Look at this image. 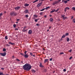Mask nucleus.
Here are the masks:
<instances>
[{"mask_svg": "<svg viewBox=\"0 0 75 75\" xmlns=\"http://www.w3.org/2000/svg\"><path fill=\"white\" fill-rule=\"evenodd\" d=\"M40 67L41 68H44V66L42 65L41 63H40Z\"/></svg>", "mask_w": 75, "mask_h": 75, "instance_id": "7", "label": "nucleus"}, {"mask_svg": "<svg viewBox=\"0 0 75 75\" xmlns=\"http://www.w3.org/2000/svg\"><path fill=\"white\" fill-rule=\"evenodd\" d=\"M32 67L31 65L29 64L26 63L24 66H23V69L25 71H29L31 69Z\"/></svg>", "mask_w": 75, "mask_h": 75, "instance_id": "1", "label": "nucleus"}, {"mask_svg": "<svg viewBox=\"0 0 75 75\" xmlns=\"http://www.w3.org/2000/svg\"><path fill=\"white\" fill-rule=\"evenodd\" d=\"M50 21L51 22H52V21H53V19H52V18H50Z\"/></svg>", "mask_w": 75, "mask_h": 75, "instance_id": "17", "label": "nucleus"}, {"mask_svg": "<svg viewBox=\"0 0 75 75\" xmlns=\"http://www.w3.org/2000/svg\"><path fill=\"white\" fill-rule=\"evenodd\" d=\"M73 21L74 23H75V19H73Z\"/></svg>", "mask_w": 75, "mask_h": 75, "instance_id": "32", "label": "nucleus"}, {"mask_svg": "<svg viewBox=\"0 0 75 75\" xmlns=\"http://www.w3.org/2000/svg\"><path fill=\"white\" fill-rule=\"evenodd\" d=\"M72 57H70L69 58V59H72Z\"/></svg>", "mask_w": 75, "mask_h": 75, "instance_id": "48", "label": "nucleus"}, {"mask_svg": "<svg viewBox=\"0 0 75 75\" xmlns=\"http://www.w3.org/2000/svg\"><path fill=\"white\" fill-rule=\"evenodd\" d=\"M52 0H50V1H52Z\"/></svg>", "mask_w": 75, "mask_h": 75, "instance_id": "64", "label": "nucleus"}, {"mask_svg": "<svg viewBox=\"0 0 75 75\" xmlns=\"http://www.w3.org/2000/svg\"><path fill=\"white\" fill-rule=\"evenodd\" d=\"M16 25L14 24L13 25V27H14V28H16Z\"/></svg>", "mask_w": 75, "mask_h": 75, "instance_id": "29", "label": "nucleus"}, {"mask_svg": "<svg viewBox=\"0 0 75 75\" xmlns=\"http://www.w3.org/2000/svg\"><path fill=\"white\" fill-rule=\"evenodd\" d=\"M62 17L64 19H66L67 18V17H65V15H62Z\"/></svg>", "mask_w": 75, "mask_h": 75, "instance_id": "14", "label": "nucleus"}, {"mask_svg": "<svg viewBox=\"0 0 75 75\" xmlns=\"http://www.w3.org/2000/svg\"><path fill=\"white\" fill-rule=\"evenodd\" d=\"M67 41L68 42V41H69V38H67Z\"/></svg>", "mask_w": 75, "mask_h": 75, "instance_id": "20", "label": "nucleus"}, {"mask_svg": "<svg viewBox=\"0 0 75 75\" xmlns=\"http://www.w3.org/2000/svg\"><path fill=\"white\" fill-rule=\"evenodd\" d=\"M67 0V1H69L70 0Z\"/></svg>", "mask_w": 75, "mask_h": 75, "instance_id": "59", "label": "nucleus"}, {"mask_svg": "<svg viewBox=\"0 0 75 75\" xmlns=\"http://www.w3.org/2000/svg\"><path fill=\"white\" fill-rule=\"evenodd\" d=\"M21 54L22 55H23V56L24 55V54H23L22 53H21Z\"/></svg>", "mask_w": 75, "mask_h": 75, "instance_id": "53", "label": "nucleus"}, {"mask_svg": "<svg viewBox=\"0 0 75 75\" xmlns=\"http://www.w3.org/2000/svg\"><path fill=\"white\" fill-rule=\"evenodd\" d=\"M12 57H13V58H14V56H13Z\"/></svg>", "mask_w": 75, "mask_h": 75, "instance_id": "61", "label": "nucleus"}, {"mask_svg": "<svg viewBox=\"0 0 75 75\" xmlns=\"http://www.w3.org/2000/svg\"><path fill=\"white\" fill-rule=\"evenodd\" d=\"M44 13V12H41V13H40V15H42V14Z\"/></svg>", "mask_w": 75, "mask_h": 75, "instance_id": "31", "label": "nucleus"}, {"mask_svg": "<svg viewBox=\"0 0 75 75\" xmlns=\"http://www.w3.org/2000/svg\"><path fill=\"white\" fill-rule=\"evenodd\" d=\"M6 45L7 47H10V45H9L8 44H7Z\"/></svg>", "mask_w": 75, "mask_h": 75, "instance_id": "37", "label": "nucleus"}, {"mask_svg": "<svg viewBox=\"0 0 75 75\" xmlns=\"http://www.w3.org/2000/svg\"><path fill=\"white\" fill-rule=\"evenodd\" d=\"M57 3H58V1H55V2L53 3V5H54V4H56Z\"/></svg>", "mask_w": 75, "mask_h": 75, "instance_id": "15", "label": "nucleus"}, {"mask_svg": "<svg viewBox=\"0 0 75 75\" xmlns=\"http://www.w3.org/2000/svg\"><path fill=\"white\" fill-rule=\"evenodd\" d=\"M6 51V49L5 48H4L3 49V51Z\"/></svg>", "mask_w": 75, "mask_h": 75, "instance_id": "36", "label": "nucleus"}, {"mask_svg": "<svg viewBox=\"0 0 75 75\" xmlns=\"http://www.w3.org/2000/svg\"><path fill=\"white\" fill-rule=\"evenodd\" d=\"M38 19H35V22H37V21H38Z\"/></svg>", "mask_w": 75, "mask_h": 75, "instance_id": "27", "label": "nucleus"}, {"mask_svg": "<svg viewBox=\"0 0 75 75\" xmlns=\"http://www.w3.org/2000/svg\"><path fill=\"white\" fill-rule=\"evenodd\" d=\"M0 54L3 57H5V56H6V52H4V53H0Z\"/></svg>", "mask_w": 75, "mask_h": 75, "instance_id": "2", "label": "nucleus"}, {"mask_svg": "<svg viewBox=\"0 0 75 75\" xmlns=\"http://www.w3.org/2000/svg\"><path fill=\"white\" fill-rule=\"evenodd\" d=\"M9 44H11V45H13V43H12L11 42H9Z\"/></svg>", "mask_w": 75, "mask_h": 75, "instance_id": "40", "label": "nucleus"}, {"mask_svg": "<svg viewBox=\"0 0 75 75\" xmlns=\"http://www.w3.org/2000/svg\"><path fill=\"white\" fill-rule=\"evenodd\" d=\"M0 75H3V72H0Z\"/></svg>", "mask_w": 75, "mask_h": 75, "instance_id": "33", "label": "nucleus"}, {"mask_svg": "<svg viewBox=\"0 0 75 75\" xmlns=\"http://www.w3.org/2000/svg\"><path fill=\"white\" fill-rule=\"evenodd\" d=\"M32 71L33 72H34V73L35 72V71L34 69H33L32 70Z\"/></svg>", "mask_w": 75, "mask_h": 75, "instance_id": "21", "label": "nucleus"}, {"mask_svg": "<svg viewBox=\"0 0 75 75\" xmlns=\"http://www.w3.org/2000/svg\"><path fill=\"white\" fill-rule=\"evenodd\" d=\"M5 38L6 40H7V39H8V38H7V36H6L5 37Z\"/></svg>", "mask_w": 75, "mask_h": 75, "instance_id": "39", "label": "nucleus"}, {"mask_svg": "<svg viewBox=\"0 0 75 75\" xmlns=\"http://www.w3.org/2000/svg\"><path fill=\"white\" fill-rule=\"evenodd\" d=\"M14 12H11L10 14L11 16H14Z\"/></svg>", "mask_w": 75, "mask_h": 75, "instance_id": "12", "label": "nucleus"}, {"mask_svg": "<svg viewBox=\"0 0 75 75\" xmlns=\"http://www.w3.org/2000/svg\"><path fill=\"white\" fill-rule=\"evenodd\" d=\"M42 4V2H41V3H39L38 4V5H37V7H40V6H41Z\"/></svg>", "mask_w": 75, "mask_h": 75, "instance_id": "5", "label": "nucleus"}, {"mask_svg": "<svg viewBox=\"0 0 75 75\" xmlns=\"http://www.w3.org/2000/svg\"><path fill=\"white\" fill-rule=\"evenodd\" d=\"M50 7H49V6H48L46 8H45V9L46 10H48V8L50 9Z\"/></svg>", "mask_w": 75, "mask_h": 75, "instance_id": "19", "label": "nucleus"}, {"mask_svg": "<svg viewBox=\"0 0 75 75\" xmlns=\"http://www.w3.org/2000/svg\"><path fill=\"white\" fill-rule=\"evenodd\" d=\"M25 13H28V10L27 9H26L25 11Z\"/></svg>", "mask_w": 75, "mask_h": 75, "instance_id": "13", "label": "nucleus"}, {"mask_svg": "<svg viewBox=\"0 0 75 75\" xmlns=\"http://www.w3.org/2000/svg\"><path fill=\"white\" fill-rule=\"evenodd\" d=\"M47 31H49V29H48L47 30Z\"/></svg>", "mask_w": 75, "mask_h": 75, "instance_id": "60", "label": "nucleus"}, {"mask_svg": "<svg viewBox=\"0 0 75 75\" xmlns=\"http://www.w3.org/2000/svg\"><path fill=\"white\" fill-rule=\"evenodd\" d=\"M63 71L64 72H66V69H64L63 70Z\"/></svg>", "mask_w": 75, "mask_h": 75, "instance_id": "49", "label": "nucleus"}, {"mask_svg": "<svg viewBox=\"0 0 75 75\" xmlns=\"http://www.w3.org/2000/svg\"><path fill=\"white\" fill-rule=\"evenodd\" d=\"M52 58H51L50 59V61H52Z\"/></svg>", "mask_w": 75, "mask_h": 75, "instance_id": "51", "label": "nucleus"}, {"mask_svg": "<svg viewBox=\"0 0 75 75\" xmlns=\"http://www.w3.org/2000/svg\"><path fill=\"white\" fill-rule=\"evenodd\" d=\"M1 69H2V70H4V68H1Z\"/></svg>", "mask_w": 75, "mask_h": 75, "instance_id": "55", "label": "nucleus"}, {"mask_svg": "<svg viewBox=\"0 0 75 75\" xmlns=\"http://www.w3.org/2000/svg\"><path fill=\"white\" fill-rule=\"evenodd\" d=\"M17 13L14 12L13 16H17Z\"/></svg>", "mask_w": 75, "mask_h": 75, "instance_id": "35", "label": "nucleus"}, {"mask_svg": "<svg viewBox=\"0 0 75 75\" xmlns=\"http://www.w3.org/2000/svg\"><path fill=\"white\" fill-rule=\"evenodd\" d=\"M2 15H3V14H2V13H0V17H1V16Z\"/></svg>", "mask_w": 75, "mask_h": 75, "instance_id": "45", "label": "nucleus"}, {"mask_svg": "<svg viewBox=\"0 0 75 75\" xmlns=\"http://www.w3.org/2000/svg\"><path fill=\"white\" fill-rule=\"evenodd\" d=\"M55 11V9H54L52 11H50V13H54V11Z\"/></svg>", "mask_w": 75, "mask_h": 75, "instance_id": "16", "label": "nucleus"}, {"mask_svg": "<svg viewBox=\"0 0 75 75\" xmlns=\"http://www.w3.org/2000/svg\"><path fill=\"white\" fill-rule=\"evenodd\" d=\"M69 7H67L65 9V11L66 12L67 11V10H69Z\"/></svg>", "mask_w": 75, "mask_h": 75, "instance_id": "10", "label": "nucleus"}, {"mask_svg": "<svg viewBox=\"0 0 75 75\" xmlns=\"http://www.w3.org/2000/svg\"><path fill=\"white\" fill-rule=\"evenodd\" d=\"M15 30H18V29L17 28H16L15 29Z\"/></svg>", "mask_w": 75, "mask_h": 75, "instance_id": "56", "label": "nucleus"}, {"mask_svg": "<svg viewBox=\"0 0 75 75\" xmlns=\"http://www.w3.org/2000/svg\"><path fill=\"white\" fill-rule=\"evenodd\" d=\"M64 3L65 4H66L68 3V2L67 1H64Z\"/></svg>", "mask_w": 75, "mask_h": 75, "instance_id": "23", "label": "nucleus"}, {"mask_svg": "<svg viewBox=\"0 0 75 75\" xmlns=\"http://www.w3.org/2000/svg\"><path fill=\"white\" fill-rule=\"evenodd\" d=\"M65 35H63L62 36V38H65Z\"/></svg>", "mask_w": 75, "mask_h": 75, "instance_id": "24", "label": "nucleus"}, {"mask_svg": "<svg viewBox=\"0 0 75 75\" xmlns=\"http://www.w3.org/2000/svg\"><path fill=\"white\" fill-rule=\"evenodd\" d=\"M26 28V26H25L24 27L23 29V32H25V31H27V30H25V28Z\"/></svg>", "mask_w": 75, "mask_h": 75, "instance_id": "4", "label": "nucleus"}, {"mask_svg": "<svg viewBox=\"0 0 75 75\" xmlns=\"http://www.w3.org/2000/svg\"><path fill=\"white\" fill-rule=\"evenodd\" d=\"M30 54L31 55V56H32V57H35V55H33L32 53L30 52Z\"/></svg>", "mask_w": 75, "mask_h": 75, "instance_id": "11", "label": "nucleus"}, {"mask_svg": "<svg viewBox=\"0 0 75 75\" xmlns=\"http://www.w3.org/2000/svg\"><path fill=\"white\" fill-rule=\"evenodd\" d=\"M51 26L49 27V29H51Z\"/></svg>", "mask_w": 75, "mask_h": 75, "instance_id": "58", "label": "nucleus"}, {"mask_svg": "<svg viewBox=\"0 0 75 75\" xmlns=\"http://www.w3.org/2000/svg\"><path fill=\"white\" fill-rule=\"evenodd\" d=\"M72 9L73 10H74V11H75V7H73L72 8Z\"/></svg>", "mask_w": 75, "mask_h": 75, "instance_id": "25", "label": "nucleus"}, {"mask_svg": "<svg viewBox=\"0 0 75 75\" xmlns=\"http://www.w3.org/2000/svg\"><path fill=\"white\" fill-rule=\"evenodd\" d=\"M71 51H72V49H71V50H69V52H71Z\"/></svg>", "mask_w": 75, "mask_h": 75, "instance_id": "41", "label": "nucleus"}, {"mask_svg": "<svg viewBox=\"0 0 75 75\" xmlns=\"http://www.w3.org/2000/svg\"><path fill=\"white\" fill-rule=\"evenodd\" d=\"M6 13V11H5L4 12V13Z\"/></svg>", "mask_w": 75, "mask_h": 75, "instance_id": "62", "label": "nucleus"}, {"mask_svg": "<svg viewBox=\"0 0 75 75\" xmlns=\"http://www.w3.org/2000/svg\"><path fill=\"white\" fill-rule=\"evenodd\" d=\"M59 10V9H57L55 11V12H57V11H58Z\"/></svg>", "mask_w": 75, "mask_h": 75, "instance_id": "42", "label": "nucleus"}, {"mask_svg": "<svg viewBox=\"0 0 75 75\" xmlns=\"http://www.w3.org/2000/svg\"><path fill=\"white\" fill-rule=\"evenodd\" d=\"M44 71L45 72H47V69H44Z\"/></svg>", "mask_w": 75, "mask_h": 75, "instance_id": "26", "label": "nucleus"}, {"mask_svg": "<svg viewBox=\"0 0 75 75\" xmlns=\"http://www.w3.org/2000/svg\"><path fill=\"white\" fill-rule=\"evenodd\" d=\"M61 1V0H59L57 1H58V3H59V1Z\"/></svg>", "mask_w": 75, "mask_h": 75, "instance_id": "54", "label": "nucleus"}, {"mask_svg": "<svg viewBox=\"0 0 75 75\" xmlns=\"http://www.w3.org/2000/svg\"><path fill=\"white\" fill-rule=\"evenodd\" d=\"M32 33V30H30L28 32V33L29 34H31Z\"/></svg>", "mask_w": 75, "mask_h": 75, "instance_id": "8", "label": "nucleus"}, {"mask_svg": "<svg viewBox=\"0 0 75 75\" xmlns=\"http://www.w3.org/2000/svg\"><path fill=\"white\" fill-rule=\"evenodd\" d=\"M29 6V4H24V6L25 7H27Z\"/></svg>", "mask_w": 75, "mask_h": 75, "instance_id": "9", "label": "nucleus"}, {"mask_svg": "<svg viewBox=\"0 0 75 75\" xmlns=\"http://www.w3.org/2000/svg\"><path fill=\"white\" fill-rule=\"evenodd\" d=\"M69 35V34L68 33H66V34L65 35L67 36V35Z\"/></svg>", "mask_w": 75, "mask_h": 75, "instance_id": "38", "label": "nucleus"}, {"mask_svg": "<svg viewBox=\"0 0 75 75\" xmlns=\"http://www.w3.org/2000/svg\"><path fill=\"white\" fill-rule=\"evenodd\" d=\"M45 10V8H43L41 10H40V11H44Z\"/></svg>", "mask_w": 75, "mask_h": 75, "instance_id": "28", "label": "nucleus"}, {"mask_svg": "<svg viewBox=\"0 0 75 75\" xmlns=\"http://www.w3.org/2000/svg\"><path fill=\"white\" fill-rule=\"evenodd\" d=\"M25 17H28V15H26V16H25Z\"/></svg>", "mask_w": 75, "mask_h": 75, "instance_id": "43", "label": "nucleus"}, {"mask_svg": "<svg viewBox=\"0 0 75 75\" xmlns=\"http://www.w3.org/2000/svg\"><path fill=\"white\" fill-rule=\"evenodd\" d=\"M27 51H25V52H24V53H25V54H27Z\"/></svg>", "mask_w": 75, "mask_h": 75, "instance_id": "47", "label": "nucleus"}, {"mask_svg": "<svg viewBox=\"0 0 75 75\" xmlns=\"http://www.w3.org/2000/svg\"><path fill=\"white\" fill-rule=\"evenodd\" d=\"M64 54V52H62V53H60L59 54H60V55H61V54Z\"/></svg>", "mask_w": 75, "mask_h": 75, "instance_id": "44", "label": "nucleus"}, {"mask_svg": "<svg viewBox=\"0 0 75 75\" xmlns=\"http://www.w3.org/2000/svg\"><path fill=\"white\" fill-rule=\"evenodd\" d=\"M34 16L35 17H38V16L37 15H34Z\"/></svg>", "mask_w": 75, "mask_h": 75, "instance_id": "30", "label": "nucleus"}, {"mask_svg": "<svg viewBox=\"0 0 75 75\" xmlns=\"http://www.w3.org/2000/svg\"><path fill=\"white\" fill-rule=\"evenodd\" d=\"M44 17H45V18H47V16L45 15V16H44Z\"/></svg>", "mask_w": 75, "mask_h": 75, "instance_id": "50", "label": "nucleus"}, {"mask_svg": "<svg viewBox=\"0 0 75 75\" xmlns=\"http://www.w3.org/2000/svg\"><path fill=\"white\" fill-rule=\"evenodd\" d=\"M20 8V7H17L15 8V9L16 10H19V9Z\"/></svg>", "mask_w": 75, "mask_h": 75, "instance_id": "6", "label": "nucleus"}, {"mask_svg": "<svg viewBox=\"0 0 75 75\" xmlns=\"http://www.w3.org/2000/svg\"><path fill=\"white\" fill-rule=\"evenodd\" d=\"M36 25H37V26H40V24H37Z\"/></svg>", "mask_w": 75, "mask_h": 75, "instance_id": "46", "label": "nucleus"}, {"mask_svg": "<svg viewBox=\"0 0 75 75\" xmlns=\"http://www.w3.org/2000/svg\"><path fill=\"white\" fill-rule=\"evenodd\" d=\"M16 61H17L19 62L20 60H19V59H16Z\"/></svg>", "mask_w": 75, "mask_h": 75, "instance_id": "34", "label": "nucleus"}, {"mask_svg": "<svg viewBox=\"0 0 75 75\" xmlns=\"http://www.w3.org/2000/svg\"><path fill=\"white\" fill-rule=\"evenodd\" d=\"M16 23H18V22H16Z\"/></svg>", "mask_w": 75, "mask_h": 75, "instance_id": "63", "label": "nucleus"}, {"mask_svg": "<svg viewBox=\"0 0 75 75\" xmlns=\"http://www.w3.org/2000/svg\"><path fill=\"white\" fill-rule=\"evenodd\" d=\"M19 20H20V19H18L17 20V21H19Z\"/></svg>", "mask_w": 75, "mask_h": 75, "instance_id": "52", "label": "nucleus"}, {"mask_svg": "<svg viewBox=\"0 0 75 75\" xmlns=\"http://www.w3.org/2000/svg\"><path fill=\"white\" fill-rule=\"evenodd\" d=\"M24 56L25 58H28V57H29V55L27 54H24Z\"/></svg>", "mask_w": 75, "mask_h": 75, "instance_id": "3", "label": "nucleus"}, {"mask_svg": "<svg viewBox=\"0 0 75 75\" xmlns=\"http://www.w3.org/2000/svg\"><path fill=\"white\" fill-rule=\"evenodd\" d=\"M73 18H74V16H72L71 17V19H72Z\"/></svg>", "mask_w": 75, "mask_h": 75, "instance_id": "57", "label": "nucleus"}, {"mask_svg": "<svg viewBox=\"0 0 75 75\" xmlns=\"http://www.w3.org/2000/svg\"><path fill=\"white\" fill-rule=\"evenodd\" d=\"M38 1V0H36L35 1L33 2V3H35V2H37Z\"/></svg>", "mask_w": 75, "mask_h": 75, "instance_id": "22", "label": "nucleus"}, {"mask_svg": "<svg viewBox=\"0 0 75 75\" xmlns=\"http://www.w3.org/2000/svg\"><path fill=\"white\" fill-rule=\"evenodd\" d=\"M48 61V59H45L44 61L45 63V62H47Z\"/></svg>", "mask_w": 75, "mask_h": 75, "instance_id": "18", "label": "nucleus"}]
</instances>
